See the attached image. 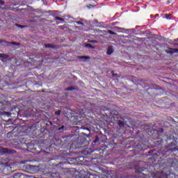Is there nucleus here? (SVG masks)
Wrapping results in <instances>:
<instances>
[{
  "instance_id": "obj_1",
  "label": "nucleus",
  "mask_w": 178,
  "mask_h": 178,
  "mask_svg": "<svg viewBox=\"0 0 178 178\" xmlns=\"http://www.w3.org/2000/svg\"><path fill=\"white\" fill-rule=\"evenodd\" d=\"M166 54H169L170 55H173V54H177V49H170L168 50H165Z\"/></svg>"
},
{
  "instance_id": "obj_2",
  "label": "nucleus",
  "mask_w": 178,
  "mask_h": 178,
  "mask_svg": "<svg viewBox=\"0 0 178 178\" xmlns=\"http://www.w3.org/2000/svg\"><path fill=\"white\" fill-rule=\"evenodd\" d=\"M112 54H113V49L108 47L107 49V55H112Z\"/></svg>"
},
{
  "instance_id": "obj_3",
  "label": "nucleus",
  "mask_w": 178,
  "mask_h": 178,
  "mask_svg": "<svg viewBox=\"0 0 178 178\" xmlns=\"http://www.w3.org/2000/svg\"><path fill=\"white\" fill-rule=\"evenodd\" d=\"M86 48H91V49H95V47H94V46H92L90 44H86Z\"/></svg>"
},
{
  "instance_id": "obj_4",
  "label": "nucleus",
  "mask_w": 178,
  "mask_h": 178,
  "mask_svg": "<svg viewBox=\"0 0 178 178\" xmlns=\"http://www.w3.org/2000/svg\"><path fill=\"white\" fill-rule=\"evenodd\" d=\"M79 59H90L89 56H80Z\"/></svg>"
},
{
  "instance_id": "obj_5",
  "label": "nucleus",
  "mask_w": 178,
  "mask_h": 178,
  "mask_svg": "<svg viewBox=\"0 0 178 178\" xmlns=\"http://www.w3.org/2000/svg\"><path fill=\"white\" fill-rule=\"evenodd\" d=\"M1 149L4 154H8L9 152V150L7 148H1Z\"/></svg>"
},
{
  "instance_id": "obj_6",
  "label": "nucleus",
  "mask_w": 178,
  "mask_h": 178,
  "mask_svg": "<svg viewBox=\"0 0 178 178\" xmlns=\"http://www.w3.org/2000/svg\"><path fill=\"white\" fill-rule=\"evenodd\" d=\"M118 125L120 127H123L124 126V124L122 121H118Z\"/></svg>"
},
{
  "instance_id": "obj_7",
  "label": "nucleus",
  "mask_w": 178,
  "mask_h": 178,
  "mask_svg": "<svg viewBox=\"0 0 178 178\" xmlns=\"http://www.w3.org/2000/svg\"><path fill=\"white\" fill-rule=\"evenodd\" d=\"M56 20H60L61 22H63V19L59 17H56Z\"/></svg>"
},
{
  "instance_id": "obj_8",
  "label": "nucleus",
  "mask_w": 178,
  "mask_h": 178,
  "mask_svg": "<svg viewBox=\"0 0 178 178\" xmlns=\"http://www.w3.org/2000/svg\"><path fill=\"white\" fill-rule=\"evenodd\" d=\"M108 33H109V34H112L113 35H115V34H116V33H115L111 30L108 31Z\"/></svg>"
},
{
  "instance_id": "obj_9",
  "label": "nucleus",
  "mask_w": 178,
  "mask_h": 178,
  "mask_svg": "<svg viewBox=\"0 0 178 178\" xmlns=\"http://www.w3.org/2000/svg\"><path fill=\"white\" fill-rule=\"evenodd\" d=\"M76 24H79V25H81V26H83V22H80V21H78V22H76Z\"/></svg>"
},
{
  "instance_id": "obj_10",
  "label": "nucleus",
  "mask_w": 178,
  "mask_h": 178,
  "mask_svg": "<svg viewBox=\"0 0 178 178\" xmlns=\"http://www.w3.org/2000/svg\"><path fill=\"white\" fill-rule=\"evenodd\" d=\"M56 115H60V111H58L55 112Z\"/></svg>"
},
{
  "instance_id": "obj_11",
  "label": "nucleus",
  "mask_w": 178,
  "mask_h": 178,
  "mask_svg": "<svg viewBox=\"0 0 178 178\" xmlns=\"http://www.w3.org/2000/svg\"><path fill=\"white\" fill-rule=\"evenodd\" d=\"M165 19L170 20V18L169 17V15H165Z\"/></svg>"
},
{
  "instance_id": "obj_12",
  "label": "nucleus",
  "mask_w": 178,
  "mask_h": 178,
  "mask_svg": "<svg viewBox=\"0 0 178 178\" xmlns=\"http://www.w3.org/2000/svg\"><path fill=\"white\" fill-rule=\"evenodd\" d=\"M51 44H45L46 48H51Z\"/></svg>"
},
{
  "instance_id": "obj_13",
  "label": "nucleus",
  "mask_w": 178,
  "mask_h": 178,
  "mask_svg": "<svg viewBox=\"0 0 178 178\" xmlns=\"http://www.w3.org/2000/svg\"><path fill=\"white\" fill-rule=\"evenodd\" d=\"M5 3V1L0 0V5H3Z\"/></svg>"
},
{
  "instance_id": "obj_14",
  "label": "nucleus",
  "mask_w": 178,
  "mask_h": 178,
  "mask_svg": "<svg viewBox=\"0 0 178 178\" xmlns=\"http://www.w3.org/2000/svg\"><path fill=\"white\" fill-rule=\"evenodd\" d=\"M0 58H5V54H0Z\"/></svg>"
},
{
  "instance_id": "obj_15",
  "label": "nucleus",
  "mask_w": 178,
  "mask_h": 178,
  "mask_svg": "<svg viewBox=\"0 0 178 178\" xmlns=\"http://www.w3.org/2000/svg\"><path fill=\"white\" fill-rule=\"evenodd\" d=\"M10 44H13V45H19V44H17V43H16V42H11Z\"/></svg>"
},
{
  "instance_id": "obj_16",
  "label": "nucleus",
  "mask_w": 178,
  "mask_h": 178,
  "mask_svg": "<svg viewBox=\"0 0 178 178\" xmlns=\"http://www.w3.org/2000/svg\"><path fill=\"white\" fill-rule=\"evenodd\" d=\"M90 42H92L93 44H97V40H92V41H90Z\"/></svg>"
},
{
  "instance_id": "obj_17",
  "label": "nucleus",
  "mask_w": 178,
  "mask_h": 178,
  "mask_svg": "<svg viewBox=\"0 0 178 178\" xmlns=\"http://www.w3.org/2000/svg\"><path fill=\"white\" fill-rule=\"evenodd\" d=\"M65 90H66V91H72V90H73V89L67 88Z\"/></svg>"
},
{
  "instance_id": "obj_18",
  "label": "nucleus",
  "mask_w": 178,
  "mask_h": 178,
  "mask_svg": "<svg viewBox=\"0 0 178 178\" xmlns=\"http://www.w3.org/2000/svg\"><path fill=\"white\" fill-rule=\"evenodd\" d=\"M16 26H17L18 27H21L22 29H23V26H21V25H19V24H17Z\"/></svg>"
},
{
  "instance_id": "obj_19",
  "label": "nucleus",
  "mask_w": 178,
  "mask_h": 178,
  "mask_svg": "<svg viewBox=\"0 0 178 178\" xmlns=\"http://www.w3.org/2000/svg\"><path fill=\"white\" fill-rule=\"evenodd\" d=\"M64 127H65V126H62V127L59 129V130H62V129H64Z\"/></svg>"
},
{
  "instance_id": "obj_20",
  "label": "nucleus",
  "mask_w": 178,
  "mask_h": 178,
  "mask_svg": "<svg viewBox=\"0 0 178 178\" xmlns=\"http://www.w3.org/2000/svg\"><path fill=\"white\" fill-rule=\"evenodd\" d=\"M0 42H3V40H1Z\"/></svg>"
},
{
  "instance_id": "obj_21",
  "label": "nucleus",
  "mask_w": 178,
  "mask_h": 178,
  "mask_svg": "<svg viewBox=\"0 0 178 178\" xmlns=\"http://www.w3.org/2000/svg\"><path fill=\"white\" fill-rule=\"evenodd\" d=\"M151 152H152V151L149 152V154H151Z\"/></svg>"
}]
</instances>
